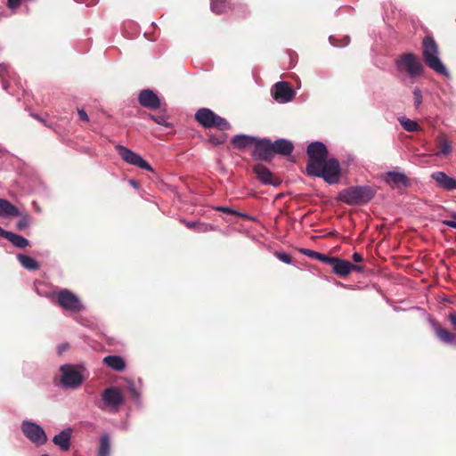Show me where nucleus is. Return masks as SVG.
I'll list each match as a JSON object with an SVG mask.
<instances>
[{
  "label": "nucleus",
  "mask_w": 456,
  "mask_h": 456,
  "mask_svg": "<svg viewBox=\"0 0 456 456\" xmlns=\"http://www.w3.org/2000/svg\"><path fill=\"white\" fill-rule=\"evenodd\" d=\"M139 103L149 110H158L161 108V102L159 96L151 89H143L138 95Z\"/></svg>",
  "instance_id": "nucleus-13"
},
{
  "label": "nucleus",
  "mask_w": 456,
  "mask_h": 456,
  "mask_svg": "<svg viewBox=\"0 0 456 456\" xmlns=\"http://www.w3.org/2000/svg\"><path fill=\"white\" fill-rule=\"evenodd\" d=\"M30 224V217L28 215L23 216L16 224V227L19 231H22L27 228Z\"/></svg>",
  "instance_id": "nucleus-32"
},
{
  "label": "nucleus",
  "mask_w": 456,
  "mask_h": 456,
  "mask_svg": "<svg viewBox=\"0 0 456 456\" xmlns=\"http://www.w3.org/2000/svg\"><path fill=\"white\" fill-rule=\"evenodd\" d=\"M65 347H66V346H63V345H62V346H60V351H63V350H65Z\"/></svg>",
  "instance_id": "nucleus-46"
},
{
  "label": "nucleus",
  "mask_w": 456,
  "mask_h": 456,
  "mask_svg": "<svg viewBox=\"0 0 456 456\" xmlns=\"http://www.w3.org/2000/svg\"><path fill=\"white\" fill-rule=\"evenodd\" d=\"M413 99H414V106L418 109L422 103V93L421 90L418 87H415L413 90Z\"/></svg>",
  "instance_id": "nucleus-33"
},
{
  "label": "nucleus",
  "mask_w": 456,
  "mask_h": 456,
  "mask_svg": "<svg viewBox=\"0 0 456 456\" xmlns=\"http://www.w3.org/2000/svg\"><path fill=\"white\" fill-rule=\"evenodd\" d=\"M32 117H33L34 118L37 119L38 121H40V122L44 123V124H45V119H44L43 118H41L39 115H37V114H32Z\"/></svg>",
  "instance_id": "nucleus-44"
},
{
  "label": "nucleus",
  "mask_w": 456,
  "mask_h": 456,
  "mask_svg": "<svg viewBox=\"0 0 456 456\" xmlns=\"http://www.w3.org/2000/svg\"><path fill=\"white\" fill-rule=\"evenodd\" d=\"M21 429L24 436L33 444L42 445L47 441V436L44 429L35 423L23 421Z\"/></svg>",
  "instance_id": "nucleus-9"
},
{
  "label": "nucleus",
  "mask_w": 456,
  "mask_h": 456,
  "mask_svg": "<svg viewBox=\"0 0 456 456\" xmlns=\"http://www.w3.org/2000/svg\"><path fill=\"white\" fill-rule=\"evenodd\" d=\"M252 157L256 160L271 162L274 157L273 142L269 139H258L255 143Z\"/></svg>",
  "instance_id": "nucleus-8"
},
{
  "label": "nucleus",
  "mask_w": 456,
  "mask_h": 456,
  "mask_svg": "<svg viewBox=\"0 0 456 456\" xmlns=\"http://www.w3.org/2000/svg\"><path fill=\"white\" fill-rule=\"evenodd\" d=\"M385 182L392 188H407L410 186V179L405 174L397 171H389L385 175Z\"/></svg>",
  "instance_id": "nucleus-16"
},
{
  "label": "nucleus",
  "mask_w": 456,
  "mask_h": 456,
  "mask_svg": "<svg viewBox=\"0 0 456 456\" xmlns=\"http://www.w3.org/2000/svg\"><path fill=\"white\" fill-rule=\"evenodd\" d=\"M332 257L333 256H329L327 255L316 252L315 256H314V259H317V260L322 261V262H323V263H325V264L330 265V260L332 259Z\"/></svg>",
  "instance_id": "nucleus-37"
},
{
  "label": "nucleus",
  "mask_w": 456,
  "mask_h": 456,
  "mask_svg": "<svg viewBox=\"0 0 456 456\" xmlns=\"http://www.w3.org/2000/svg\"><path fill=\"white\" fill-rule=\"evenodd\" d=\"M61 383L64 387L77 388L84 381V378L78 369L72 364L61 366Z\"/></svg>",
  "instance_id": "nucleus-6"
},
{
  "label": "nucleus",
  "mask_w": 456,
  "mask_h": 456,
  "mask_svg": "<svg viewBox=\"0 0 456 456\" xmlns=\"http://www.w3.org/2000/svg\"><path fill=\"white\" fill-rule=\"evenodd\" d=\"M301 252L304 255H305V256H309V257L314 259L317 251H314V250H312V249H308V248H303V249H301Z\"/></svg>",
  "instance_id": "nucleus-41"
},
{
  "label": "nucleus",
  "mask_w": 456,
  "mask_h": 456,
  "mask_svg": "<svg viewBox=\"0 0 456 456\" xmlns=\"http://www.w3.org/2000/svg\"><path fill=\"white\" fill-rule=\"evenodd\" d=\"M77 114H78V117H79L80 120L85 121V122H88L89 121V117H88V115L86 114V112L83 109H78L77 110Z\"/></svg>",
  "instance_id": "nucleus-39"
},
{
  "label": "nucleus",
  "mask_w": 456,
  "mask_h": 456,
  "mask_svg": "<svg viewBox=\"0 0 456 456\" xmlns=\"http://www.w3.org/2000/svg\"><path fill=\"white\" fill-rule=\"evenodd\" d=\"M216 209H217L218 211H222V212H224V213H225V214L235 215V216H240V217H242V218H244V219H248V220H251V219H252V217H251V216H248L247 214L240 213V212H238V211H236V210H233V209H232V208H230L219 207V208H217Z\"/></svg>",
  "instance_id": "nucleus-31"
},
{
  "label": "nucleus",
  "mask_w": 456,
  "mask_h": 456,
  "mask_svg": "<svg viewBox=\"0 0 456 456\" xmlns=\"http://www.w3.org/2000/svg\"><path fill=\"white\" fill-rule=\"evenodd\" d=\"M436 146L437 151L435 153L436 156L446 157L452 151V144L447 136L441 133L436 138Z\"/></svg>",
  "instance_id": "nucleus-20"
},
{
  "label": "nucleus",
  "mask_w": 456,
  "mask_h": 456,
  "mask_svg": "<svg viewBox=\"0 0 456 456\" xmlns=\"http://www.w3.org/2000/svg\"><path fill=\"white\" fill-rule=\"evenodd\" d=\"M195 119L205 128L216 127L219 130H228L231 127L226 119L208 108L199 109L195 113Z\"/></svg>",
  "instance_id": "nucleus-4"
},
{
  "label": "nucleus",
  "mask_w": 456,
  "mask_h": 456,
  "mask_svg": "<svg viewBox=\"0 0 456 456\" xmlns=\"http://www.w3.org/2000/svg\"><path fill=\"white\" fill-rule=\"evenodd\" d=\"M224 141H225V137L224 135L216 136V135L210 134L208 137V142L214 146L223 144L224 142Z\"/></svg>",
  "instance_id": "nucleus-34"
},
{
  "label": "nucleus",
  "mask_w": 456,
  "mask_h": 456,
  "mask_svg": "<svg viewBox=\"0 0 456 456\" xmlns=\"http://www.w3.org/2000/svg\"><path fill=\"white\" fill-rule=\"evenodd\" d=\"M73 429L70 428H65L53 438V443L59 446L61 450L67 452L70 448V439L72 436Z\"/></svg>",
  "instance_id": "nucleus-19"
},
{
  "label": "nucleus",
  "mask_w": 456,
  "mask_h": 456,
  "mask_svg": "<svg viewBox=\"0 0 456 456\" xmlns=\"http://www.w3.org/2000/svg\"><path fill=\"white\" fill-rule=\"evenodd\" d=\"M422 48L426 64L436 73L448 76L445 66L438 57V45L433 37L427 36L423 38Z\"/></svg>",
  "instance_id": "nucleus-2"
},
{
  "label": "nucleus",
  "mask_w": 456,
  "mask_h": 456,
  "mask_svg": "<svg viewBox=\"0 0 456 456\" xmlns=\"http://www.w3.org/2000/svg\"><path fill=\"white\" fill-rule=\"evenodd\" d=\"M118 154L120 155L121 159L136 167H139L142 169L148 170V171H153L151 165L145 161L140 155L134 153V151H130L129 149L124 147V146H118Z\"/></svg>",
  "instance_id": "nucleus-11"
},
{
  "label": "nucleus",
  "mask_w": 456,
  "mask_h": 456,
  "mask_svg": "<svg viewBox=\"0 0 456 456\" xmlns=\"http://www.w3.org/2000/svg\"><path fill=\"white\" fill-rule=\"evenodd\" d=\"M186 226L190 229H194L198 232H207L208 231V226L206 224H199V223H187L186 224Z\"/></svg>",
  "instance_id": "nucleus-35"
},
{
  "label": "nucleus",
  "mask_w": 456,
  "mask_h": 456,
  "mask_svg": "<svg viewBox=\"0 0 456 456\" xmlns=\"http://www.w3.org/2000/svg\"><path fill=\"white\" fill-rule=\"evenodd\" d=\"M432 328L436 338L447 346H456V332H452L437 322H432Z\"/></svg>",
  "instance_id": "nucleus-14"
},
{
  "label": "nucleus",
  "mask_w": 456,
  "mask_h": 456,
  "mask_svg": "<svg viewBox=\"0 0 456 456\" xmlns=\"http://www.w3.org/2000/svg\"><path fill=\"white\" fill-rule=\"evenodd\" d=\"M432 179L436 181L437 185L446 191L456 190V179L449 176L442 171L434 172L431 175Z\"/></svg>",
  "instance_id": "nucleus-18"
},
{
  "label": "nucleus",
  "mask_w": 456,
  "mask_h": 456,
  "mask_svg": "<svg viewBox=\"0 0 456 456\" xmlns=\"http://www.w3.org/2000/svg\"><path fill=\"white\" fill-rule=\"evenodd\" d=\"M330 265L335 274L340 277H346L352 271L362 273L363 266L354 265L347 260L333 256Z\"/></svg>",
  "instance_id": "nucleus-10"
},
{
  "label": "nucleus",
  "mask_w": 456,
  "mask_h": 456,
  "mask_svg": "<svg viewBox=\"0 0 456 456\" xmlns=\"http://www.w3.org/2000/svg\"><path fill=\"white\" fill-rule=\"evenodd\" d=\"M396 64L399 69H405L411 77L420 76L424 69L419 58L411 53H403L396 60Z\"/></svg>",
  "instance_id": "nucleus-5"
},
{
  "label": "nucleus",
  "mask_w": 456,
  "mask_h": 456,
  "mask_svg": "<svg viewBox=\"0 0 456 456\" xmlns=\"http://www.w3.org/2000/svg\"><path fill=\"white\" fill-rule=\"evenodd\" d=\"M103 362L110 368L117 371H122L126 368L125 361L118 355H108L104 357Z\"/></svg>",
  "instance_id": "nucleus-24"
},
{
  "label": "nucleus",
  "mask_w": 456,
  "mask_h": 456,
  "mask_svg": "<svg viewBox=\"0 0 456 456\" xmlns=\"http://www.w3.org/2000/svg\"><path fill=\"white\" fill-rule=\"evenodd\" d=\"M447 320L452 327L453 330L456 331V312L452 311L447 315Z\"/></svg>",
  "instance_id": "nucleus-38"
},
{
  "label": "nucleus",
  "mask_w": 456,
  "mask_h": 456,
  "mask_svg": "<svg viewBox=\"0 0 456 456\" xmlns=\"http://www.w3.org/2000/svg\"><path fill=\"white\" fill-rule=\"evenodd\" d=\"M273 154L289 156L294 150V145L290 141L286 139H278L273 142Z\"/></svg>",
  "instance_id": "nucleus-23"
},
{
  "label": "nucleus",
  "mask_w": 456,
  "mask_h": 456,
  "mask_svg": "<svg viewBox=\"0 0 456 456\" xmlns=\"http://www.w3.org/2000/svg\"><path fill=\"white\" fill-rule=\"evenodd\" d=\"M399 121H400V124L402 125V126L403 127V129L408 132H416L420 129L419 125L414 120L402 118L399 119Z\"/></svg>",
  "instance_id": "nucleus-30"
},
{
  "label": "nucleus",
  "mask_w": 456,
  "mask_h": 456,
  "mask_svg": "<svg viewBox=\"0 0 456 456\" xmlns=\"http://www.w3.org/2000/svg\"><path fill=\"white\" fill-rule=\"evenodd\" d=\"M306 153L308 161L305 171L308 175L321 177L330 184L338 183L341 175L340 164L334 158L328 159L329 151L324 143L311 142L307 146Z\"/></svg>",
  "instance_id": "nucleus-1"
},
{
  "label": "nucleus",
  "mask_w": 456,
  "mask_h": 456,
  "mask_svg": "<svg viewBox=\"0 0 456 456\" xmlns=\"http://www.w3.org/2000/svg\"><path fill=\"white\" fill-rule=\"evenodd\" d=\"M21 4V0H7V5L10 9H15Z\"/></svg>",
  "instance_id": "nucleus-40"
},
{
  "label": "nucleus",
  "mask_w": 456,
  "mask_h": 456,
  "mask_svg": "<svg viewBox=\"0 0 456 456\" xmlns=\"http://www.w3.org/2000/svg\"><path fill=\"white\" fill-rule=\"evenodd\" d=\"M19 209L6 200L0 199V216H18Z\"/></svg>",
  "instance_id": "nucleus-25"
},
{
  "label": "nucleus",
  "mask_w": 456,
  "mask_h": 456,
  "mask_svg": "<svg viewBox=\"0 0 456 456\" xmlns=\"http://www.w3.org/2000/svg\"><path fill=\"white\" fill-rule=\"evenodd\" d=\"M229 4L226 0H211V10L216 14H222L228 11Z\"/></svg>",
  "instance_id": "nucleus-29"
},
{
  "label": "nucleus",
  "mask_w": 456,
  "mask_h": 456,
  "mask_svg": "<svg viewBox=\"0 0 456 456\" xmlns=\"http://www.w3.org/2000/svg\"><path fill=\"white\" fill-rule=\"evenodd\" d=\"M451 216H452V219L456 220V212L452 213Z\"/></svg>",
  "instance_id": "nucleus-45"
},
{
  "label": "nucleus",
  "mask_w": 456,
  "mask_h": 456,
  "mask_svg": "<svg viewBox=\"0 0 456 456\" xmlns=\"http://www.w3.org/2000/svg\"><path fill=\"white\" fill-rule=\"evenodd\" d=\"M148 118L154 121L155 123L165 127L171 128L173 126L172 123L168 121L169 117L168 115H167L166 111H161L157 114L149 113Z\"/></svg>",
  "instance_id": "nucleus-26"
},
{
  "label": "nucleus",
  "mask_w": 456,
  "mask_h": 456,
  "mask_svg": "<svg viewBox=\"0 0 456 456\" xmlns=\"http://www.w3.org/2000/svg\"><path fill=\"white\" fill-rule=\"evenodd\" d=\"M102 401L108 406L118 407L124 402L121 391L117 387H109L102 394Z\"/></svg>",
  "instance_id": "nucleus-17"
},
{
  "label": "nucleus",
  "mask_w": 456,
  "mask_h": 456,
  "mask_svg": "<svg viewBox=\"0 0 456 456\" xmlns=\"http://www.w3.org/2000/svg\"><path fill=\"white\" fill-rule=\"evenodd\" d=\"M57 303L64 310L78 313L83 309V305L77 295L64 289L57 294Z\"/></svg>",
  "instance_id": "nucleus-7"
},
{
  "label": "nucleus",
  "mask_w": 456,
  "mask_h": 456,
  "mask_svg": "<svg viewBox=\"0 0 456 456\" xmlns=\"http://www.w3.org/2000/svg\"><path fill=\"white\" fill-rule=\"evenodd\" d=\"M130 183L133 184V185H135V182L134 180H131Z\"/></svg>",
  "instance_id": "nucleus-47"
},
{
  "label": "nucleus",
  "mask_w": 456,
  "mask_h": 456,
  "mask_svg": "<svg viewBox=\"0 0 456 456\" xmlns=\"http://www.w3.org/2000/svg\"><path fill=\"white\" fill-rule=\"evenodd\" d=\"M275 256L281 260V262L285 263V264H291L292 263V258L291 256L287 254V253H284V252H275Z\"/></svg>",
  "instance_id": "nucleus-36"
},
{
  "label": "nucleus",
  "mask_w": 456,
  "mask_h": 456,
  "mask_svg": "<svg viewBox=\"0 0 456 456\" xmlns=\"http://www.w3.org/2000/svg\"><path fill=\"white\" fill-rule=\"evenodd\" d=\"M256 179L265 185L279 186L281 181L273 175V174L265 165L257 163L252 167Z\"/></svg>",
  "instance_id": "nucleus-12"
},
{
  "label": "nucleus",
  "mask_w": 456,
  "mask_h": 456,
  "mask_svg": "<svg viewBox=\"0 0 456 456\" xmlns=\"http://www.w3.org/2000/svg\"><path fill=\"white\" fill-rule=\"evenodd\" d=\"M375 190L370 186H352L339 192L338 200L347 205H362L373 199Z\"/></svg>",
  "instance_id": "nucleus-3"
},
{
  "label": "nucleus",
  "mask_w": 456,
  "mask_h": 456,
  "mask_svg": "<svg viewBox=\"0 0 456 456\" xmlns=\"http://www.w3.org/2000/svg\"><path fill=\"white\" fill-rule=\"evenodd\" d=\"M295 96V91L288 82H278L274 85L273 98L279 102H288Z\"/></svg>",
  "instance_id": "nucleus-15"
},
{
  "label": "nucleus",
  "mask_w": 456,
  "mask_h": 456,
  "mask_svg": "<svg viewBox=\"0 0 456 456\" xmlns=\"http://www.w3.org/2000/svg\"><path fill=\"white\" fill-rule=\"evenodd\" d=\"M110 451V437L108 435H103L100 439V446L98 450V456H109Z\"/></svg>",
  "instance_id": "nucleus-28"
},
{
  "label": "nucleus",
  "mask_w": 456,
  "mask_h": 456,
  "mask_svg": "<svg viewBox=\"0 0 456 456\" xmlns=\"http://www.w3.org/2000/svg\"><path fill=\"white\" fill-rule=\"evenodd\" d=\"M256 141L257 138L254 136L237 134L232 138L231 143L235 149L242 151L249 148L252 145L255 146Z\"/></svg>",
  "instance_id": "nucleus-21"
},
{
  "label": "nucleus",
  "mask_w": 456,
  "mask_h": 456,
  "mask_svg": "<svg viewBox=\"0 0 456 456\" xmlns=\"http://www.w3.org/2000/svg\"><path fill=\"white\" fill-rule=\"evenodd\" d=\"M18 259L21 265L28 270H37L40 267L38 263L29 256L20 254Z\"/></svg>",
  "instance_id": "nucleus-27"
},
{
  "label": "nucleus",
  "mask_w": 456,
  "mask_h": 456,
  "mask_svg": "<svg viewBox=\"0 0 456 456\" xmlns=\"http://www.w3.org/2000/svg\"><path fill=\"white\" fill-rule=\"evenodd\" d=\"M443 224L446 226L455 228L456 229V220H444Z\"/></svg>",
  "instance_id": "nucleus-42"
},
{
  "label": "nucleus",
  "mask_w": 456,
  "mask_h": 456,
  "mask_svg": "<svg viewBox=\"0 0 456 456\" xmlns=\"http://www.w3.org/2000/svg\"><path fill=\"white\" fill-rule=\"evenodd\" d=\"M352 258L356 263L362 262L363 260L362 256L358 252H354L352 256Z\"/></svg>",
  "instance_id": "nucleus-43"
},
{
  "label": "nucleus",
  "mask_w": 456,
  "mask_h": 456,
  "mask_svg": "<svg viewBox=\"0 0 456 456\" xmlns=\"http://www.w3.org/2000/svg\"><path fill=\"white\" fill-rule=\"evenodd\" d=\"M0 237L6 239L19 248H24L28 245V240L26 238L12 232L5 231L2 227H0Z\"/></svg>",
  "instance_id": "nucleus-22"
}]
</instances>
